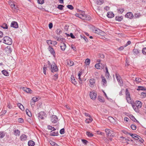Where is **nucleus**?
<instances>
[{
  "label": "nucleus",
  "instance_id": "f257e3e1",
  "mask_svg": "<svg viewBox=\"0 0 146 146\" xmlns=\"http://www.w3.org/2000/svg\"><path fill=\"white\" fill-rule=\"evenodd\" d=\"M105 131L107 136V137L110 141H112V137L114 136L113 133L112 131L108 129H106Z\"/></svg>",
  "mask_w": 146,
  "mask_h": 146
},
{
  "label": "nucleus",
  "instance_id": "f03ea898",
  "mask_svg": "<svg viewBox=\"0 0 146 146\" xmlns=\"http://www.w3.org/2000/svg\"><path fill=\"white\" fill-rule=\"evenodd\" d=\"M48 67L50 70H51V72H56L58 70L56 65L54 62H52L50 66H48Z\"/></svg>",
  "mask_w": 146,
  "mask_h": 146
},
{
  "label": "nucleus",
  "instance_id": "7ed1b4c3",
  "mask_svg": "<svg viewBox=\"0 0 146 146\" xmlns=\"http://www.w3.org/2000/svg\"><path fill=\"white\" fill-rule=\"evenodd\" d=\"M125 94L126 99L127 102L131 104V98L130 93L127 88L126 89Z\"/></svg>",
  "mask_w": 146,
  "mask_h": 146
},
{
  "label": "nucleus",
  "instance_id": "20e7f679",
  "mask_svg": "<svg viewBox=\"0 0 146 146\" xmlns=\"http://www.w3.org/2000/svg\"><path fill=\"white\" fill-rule=\"evenodd\" d=\"M3 42L5 44L10 45L12 44V39L9 37L5 36L3 38Z\"/></svg>",
  "mask_w": 146,
  "mask_h": 146
},
{
  "label": "nucleus",
  "instance_id": "39448f33",
  "mask_svg": "<svg viewBox=\"0 0 146 146\" xmlns=\"http://www.w3.org/2000/svg\"><path fill=\"white\" fill-rule=\"evenodd\" d=\"M80 12L81 14H79L76 13L75 14V15L83 20L86 19V16L84 13V11H80Z\"/></svg>",
  "mask_w": 146,
  "mask_h": 146
},
{
  "label": "nucleus",
  "instance_id": "423d86ee",
  "mask_svg": "<svg viewBox=\"0 0 146 146\" xmlns=\"http://www.w3.org/2000/svg\"><path fill=\"white\" fill-rule=\"evenodd\" d=\"M115 76L117 80L119 83V85L121 86H122L123 85V81L121 79V77L117 74H116Z\"/></svg>",
  "mask_w": 146,
  "mask_h": 146
},
{
  "label": "nucleus",
  "instance_id": "0eeeda50",
  "mask_svg": "<svg viewBox=\"0 0 146 146\" xmlns=\"http://www.w3.org/2000/svg\"><path fill=\"white\" fill-rule=\"evenodd\" d=\"M106 65L99 63L96 64L95 65V67L97 69H103L105 67Z\"/></svg>",
  "mask_w": 146,
  "mask_h": 146
},
{
  "label": "nucleus",
  "instance_id": "6e6552de",
  "mask_svg": "<svg viewBox=\"0 0 146 146\" xmlns=\"http://www.w3.org/2000/svg\"><path fill=\"white\" fill-rule=\"evenodd\" d=\"M50 121L52 123H56L58 121V118L56 115H52L50 117Z\"/></svg>",
  "mask_w": 146,
  "mask_h": 146
},
{
  "label": "nucleus",
  "instance_id": "1a4fd4ad",
  "mask_svg": "<svg viewBox=\"0 0 146 146\" xmlns=\"http://www.w3.org/2000/svg\"><path fill=\"white\" fill-rule=\"evenodd\" d=\"M39 119H44L46 117V115L44 112L41 111L38 113Z\"/></svg>",
  "mask_w": 146,
  "mask_h": 146
},
{
  "label": "nucleus",
  "instance_id": "9d476101",
  "mask_svg": "<svg viewBox=\"0 0 146 146\" xmlns=\"http://www.w3.org/2000/svg\"><path fill=\"white\" fill-rule=\"evenodd\" d=\"M97 94L94 92H91L90 94V98L93 100H95Z\"/></svg>",
  "mask_w": 146,
  "mask_h": 146
},
{
  "label": "nucleus",
  "instance_id": "9b49d317",
  "mask_svg": "<svg viewBox=\"0 0 146 146\" xmlns=\"http://www.w3.org/2000/svg\"><path fill=\"white\" fill-rule=\"evenodd\" d=\"M94 31V33H95L100 35H102L104 33V32L103 31H102L98 29H95Z\"/></svg>",
  "mask_w": 146,
  "mask_h": 146
},
{
  "label": "nucleus",
  "instance_id": "f8f14e48",
  "mask_svg": "<svg viewBox=\"0 0 146 146\" xmlns=\"http://www.w3.org/2000/svg\"><path fill=\"white\" fill-rule=\"evenodd\" d=\"M89 86L90 87H92L94 86V85L95 84V80L93 78L89 80Z\"/></svg>",
  "mask_w": 146,
  "mask_h": 146
},
{
  "label": "nucleus",
  "instance_id": "ddd939ff",
  "mask_svg": "<svg viewBox=\"0 0 146 146\" xmlns=\"http://www.w3.org/2000/svg\"><path fill=\"white\" fill-rule=\"evenodd\" d=\"M134 105L137 108H140L142 106V103L140 101H137Z\"/></svg>",
  "mask_w": 146,
  "mask_h": 146
},
{
  "label": "nucleus",
  "instance_id": "4468645a",
  "mask_svg": "<svg viewBox=\"0 0 146 146\" xmlns=\"http://www.w3.org/2000/svg\"><path fill=\"white\" fill-rule=\"evenodd\" d=\"M11 26L15 28H17L18 27V25L17 22L13 21L11 22Z\"/></svg>",
  "mask_w": 146,
  "mask_h": 146
},
{
  "label": "nucleus",
  "instance_id": "2eb2a0df",
  "mask_svg": "<svg viewBox=\"0 0 146 146\" xmlns=\"http://www.w3.org/2000/svg\"><path fill=\"white\" fill-rule=\"evenodd\" d=\"M48 49L50 52L51 54L52 55H54L55 54V52L53 48L50 45H49V46H48Z\"/></svg>",
  "mask_w": 146,
  "mask_h": 146
},
{
  "label": "nucleus",
  "instance_id": "dca6fc26",
  "mask_svg": "<svg viewBox=\"0 0 146 146\" xmlns=\"http://www.w3.org/2000/svg\"><path fill=\"white\" fill-rule=\"evenodd\" d=\"M125 17L129 19H131L133 17V15L131 12H128L125 15Z\"/></svg>",
  "mask_w": 146,
  "mask_h": 146
},
{
  "label": "nucleus",
  "instance_id": "f3484780",
  "mask_svg": "<svg viewBox=\"0 0 146 146\" xmlns=\"http://www.w3.org/2000/svg\"><path fill=\"white\" fill-rule=\"evenodd\" d=\"M5 50L6 54L11 53L12 51V50L10 46H7L5 48Z\"/></svg>",
  "mask_w": 146,
  "mask_h": 146
},
{
  "label": "nucleus",
  "instance_id": "a211bd4d",
  "mask_svg": "<svg viewBox=\"0 0 146 146\" xmlns=\"http://www.w3.org/2000/svg\"><path fill=\"white\" fill-rule=\"evenodd\" d=\"M71 80L72 83L74 85L76 84L77 83L75 79L74 76L72 75L71 77Z\"/></svg>",
  "mask_w": 146,
  "mask_h": 146
},
{
  "label": "nucleus",
  "instance_id": "6ab92c4d",
  "mask_svg": "<svg viewBox=\"0 0 146 146\" xmlns=\"http://www.w3.org/2000/svg\"><path fill=\"white\" fill-rule=\"evenodd\" d=\"M128 134L131 136L133 138L135 139L138 140L139 136L136 134H133L131 133H129Z\"/></svg>",
  "mask_w": 146,
  "mask_h": 146
},
{
  "label": "nucleus",
  "instance_id": "aec40b11",
  "mask_svg": "<svg viewBox=\"0 0 146 146\" xmlns=\"http://www.w3.org/2000/svg\"><path fill=\"white\" fill-rule=\"evenodd\" d=\"M9 4L10 5L12 8H15V9H16L17 10H18V8L16 7H15V5L14 4L13 2L11 1H9Z\"/></svg>",
  "mask_w": 146,
  "mask_h": 146
},
{
  "label": "nucleus",
  "instance_id": "412c9836",
  "mask_svg": "<svg viewBox=\"0 0 146 146\" xmlns=\"http://www.w3.org/2000/svg\"><path fill=\"white\" fill-rule=\"evenodd\" d=\"M20 138L21 141H24L27 140V136L24 134H22Z\"/></svg>",
  "mask_w": 146,
  "mask_h": 146
},
{
  "label": "nucleus",
  "instance_id": "4be33fe9",
  "mask_svg": "<svg viewBox=\"0 0 146 146\" xmlns=\"http://www.w3.org/2000/svg\"><path fill=\"white\" fill-rule=\"evenodd\" d=\"M60 48L62 50L64 51L66 48V44L64 43H61L60 44Z\"/></svg>",
  "mask_w": 146,
  "mask_h": 146
},
{
  "label": "nucleus",
  "instance_id": "5701e85b",
  "mask_svg": "<svg viewBox=\"0 0 146 146\" xmlns=\"http://www.w3.org/2000/svg\"><path fill=\"white\" fill-rule=\"evenodd\" d=\"M107 16L109 18H112L114 16V14L111 12H108L107 13Z\"/></svg>",
  "mask_w": 146,
  "mask_h": 146
},
{
  "label": "nucleus",
  "instance_id": "b1692460",
  "mask_svg": "<svg viewBox=\"0 0 146 146\" xmlns=\"http://www.w3.org/2000/svg\"><path fill=\"white\" fill-rule=\"evenodd\" d=\"M137 90L138 91L139 90H146V88L145 87L142 86H138V88L137 89Z\"/></svg>",
  "mask_w": 146,
  "mask_h": 146
},
{
  "label": "nucleus",
  "instance_id": "393cba45",
  "mask_svg": "<svg viewBox=\"0 0 146 146\" xmlns=\"http://www.w3.org/2000/svg\"><path fill=\"white\" fill-rule=\"evenodd\" d=\"M141 80H142L141 78L139 77H137L136 78H135V80L134 81L136 83L138 84L141 82Z\"/></svg>",
  "mask_w": 146,
  "mask_h": 146
},
{
  "label": "nucleus",
  "instance_id": "a878e982",
  "mask_svg": "<svg viewBox=\"0 0 146 146\" xmlns=\"http://www.w3.org/2000/svg\"><path fill=\"white\" fill-rule=\"evenodd\" d=\"M28 145L29 146H33L35 145V143L33 141L30 140L28 142Z\"/></svg>",
  "mask_w": 146,
  "mask_h": 146
},
{
  "label": "nucleus",
  "instance_id": "bb28decb",
  "mask_svg": "<svg viewBox=\"0 0 146 146\" xmlns=\"http://www.w3.org/2000/svg\"><path fill=\"white\" fill-rule=\"evenodd\" d=\"M23 89L24 91H25L27 92L31 93V92H31V90L29 88L26 87H23Z\"/></svg>",
  "mask_w": 146,
  "mask_h": 146
},
{
  "label": "nucleus",
  "instance_id": "cd10ccee",
  "mask_svg": "<svg viewBox=\"0 0 146 146\" xmlns=\"http://www.w3.org/2000/svg\"><path fill=\"white\" fill-rule=\"evenodd\" d=\"M20 131L18 129L14 130V134L16 136H19L20 134Z\"/></svg>",
  "mask_w": 146,
  "mask_h": 146
},
{
  "label": "nucleus",
  "instance_id": "c85d7f7f",
  "mask_svg": "<svg viewBox=\"0 0 146 146\" xmlns=\"http://www.w3.org/2000/svg\"><path fill=\"white\" fill-rule=\"evenodd\" d=\"M92 120L93 119L92 118V117H90L89 118L86 119L85 120V122L86 123H88L91 122L92 121Z\"/></svg>",
  "mask_w": 146,
  "mask_h": 146
},
{
  "label": "nucleus",
  "instance_id": "c756f323",
  "mask_svg": "<svg viewBox=\"0 0 146 146\" xmlns=\"http://www.w3.org/2000/svg\"><path fill=\"white\" fill-rule=\"evenodd\" d=\"M52 131L50 133L51 136H56L57 135L58 133L57 131Z\"/></svg>",
  "mask_w": 146,
  "mask_h": 146
},
{
  "label": "nucleus",
  "instance_id": "7c9ffc66",
  "mask_svg": "<svg viewBox=\"0 0 146 146\" xmlns=\"http://www.w3.org/2000/svg\"><path fill=\"white\" fill-rule=\"evenodd\" d=\"M106 70V77H108V78H109L110 76V74L109 72H108V70L107 67L106 66L105 67Z\"/></svg>",
  "mask_w": 146,
  "mask_h": 146
},
{
  "label": "nucleus",
  "instance_id": "2f4dec72",
  "mask_svg": "<svg viewBox=\"0 0 146 146\" xmlns=\"http://www.w3.org/2000/svg\"><path fill=\"white\" fill-rule=\"evenodd\" d=\"M2 72L4 75L6 76H8L9 75V74L6 70H2Z\"/></svg>",
  "mask_w": 146,
  "mask_h": 146
},
{
  "label": "nucleus",
  "instance_id": "473e14b6",
  "mask_svg": "<svg viewBox=\"0 0 146 146\" xmlns=\"http://www.w3.org/2000/svg\"><path fill=\"white\" fill-rule=\"evenodd\" d=\"M132 107H133L134 110L136 112H138V111H139L138 108H137V107L134 104H132Z\"/></svg>",
  "mask_w": 146,
  "mask_h": 146
},
{
  "label": "nucleus",
  "instance_id": "72a5a7b5",
  "mask_svg": "<svg viewBox=\"0 0 146 146\" xmlns=\"http://www.w3.org/2000/svg\"><path fill=\"white\" fill-rule=\"evenodd\" d=\"M67 64L69 66H72L74 65V63L71 60H68V61Z\"/></svg>",
  "mask_w": 146,
  "mask_h": 146
},
{
  "label": "nucleus",
  "instance_id": "f704fd0d",
  "mask_svg": "<svg viewBox=\"0 0 146 146\" xmlns=\"http://www.w3.org/2000/svg\"><path fill=\"white\" fill-rule=\"evenodd\" d=\"M18 107L22 110H24V108L23 106L20 103H18L17 104Z\"/></svg>",
  "mask_w": 146,
  "mask_h": 146
},
{
  "label": "nucleus",
  "instance_id": "c9c22d12",
  "mask_svg": "<svg viewBox=\"0 0 146 146\" xmlns=\"http://www.w3.org/2000/svg\"><path fill=\"white\" fill-rule=\"evenodd\" d=\"M5 133L3 131L0 132V138H3L5 135Z\"/></svg>",
  "mask_w": 146,
  "mask_h": 146
},
{
  "label": "nucleus",
  "instance_id": "e433bc0d",
  "mask_svg": "<svg viewBox=\"0 0 146 146\" xmlns=\"http://www.w3.org/2000/svg\"><path fill=\"white\" fill-rule=\"evenodd\" d=\"M104 2V0H97V3L98 5H100Z\"/></svg>",
  "mask_w": 146,
  "mask_h": 146
},
{
  "label": "nucleus",
  "instance_id": "4c0bfd02",
  "mask_svg": "<svg viewBox=\"0 0 146 146\" xmlns=\"http://www.w3.org/2000/svg\"><path fill=\"white\" fill-rule=\"evenodd\" d=\"M1 27L4 29H8V27L6 23H3L2 25L1 26Z\"/></svg>",
  "mask_w": 146,
  "mask_h": 146
},
{
  "label": "nucleus",
  "instance_id": "58836bf2",
  "mask_svg": "<svg viewBox=\"0 0 146 146\" xmlns=\"http://www.w3.org/2000/svg\"><path fill=\"white\" fill-rule=\"evenodd\" d=\"M86 134L89 137H93L94 135L92 133L89 131H87L86 132Z\"/></svg>",
  "mask_w": 146,
  "mask_h": 146
},
{
  "label": "nucleus",
  "instance_id": "ea45409f",
  "mask_svg": "<svg viewBox=\"0 0 146 146\" xmlns=\"http://www.w3.org/2000/svg\"><path fill=\"white\" fill-rule=\"evenodd\" d=\"M123 19V17L122 16L121 17H115V20L116 21H121V20Z\"/></svg>",
  "mask_w": 146,
  "mask_h": 146
},
{
  "label": "nucleus",
  "instance_id": "a19ab883",
  "mask_svg": "<svg viewBox=\"0 0 146 146\" xmlns=\"http://www.w3.org/2000/svg\"><path fill=\"white\" fill-rule=\"evenodd\" d=\"M98 100L100 101L103 102H104L105 101L104 98L101 96L98 97Z\"/></svg>",
  "mask_w": 146,
  "mask_h": 146
},
{
  "label": "nucleus",
  "instance_id": "79ce46f5",
  "mask_svg": "<svg viewBox=\"0 0 146 146\" xmlns=\"http://www.w3.org/2000/svg\"><path fill=\"white\" fill-rule=\"evenodd\" d=\"M27 114L30 117L32 116L31 114L30 111L28 109H27L26 110Z\"/></svg>",
  "mask_w": 146,
  "mask_h": 146
},
{
  "label": "nucleus",
  "instance_id": "37998d69",
  "mask_svg": "<svg viewBox=\"0 0 146 146\" xmlns=\"http://www.w3.org/2000/svg\"><path fill=\"white\" fill-rule=\"evenodd\" d=\"M50 144L53 146H59L56 143L52 141H50Z\"/></svg>",
  "mask_w": 146,
  "mask_h": 146
},
{
  "label": "nucleus",
  "instance_id": "c03bdc74",
  "mask_svg": "<svg viewBox=\"0 0 146 146\" xmlns=\"http://www.w3.org/2000/svg\"><path fill=\"white\" fill-rule=\"evenodd\" d=\"M62 31L60 29H58L56 30V34L58 35H60Z\"/></svg>",
  "mask_w": 146,
  "mask_h": 146
},
{
  "label": "nucleus",
  "instance_id": "a18cd8bd",
  "mask_svg": "<svg viewBox=\"0 0 146 146\" xmlns=\"http://www.w3.org/2000/svg\"><path fill=\"white\" fill-rule=\"evenodd\" d=\"M118 12L121 14L124 11V10L122 8H119L118 9Z\"/></svg>",
  "mask_w": 146,
  "mask_h": 146
},
{
  "label": "nucleus",
  "instance_id": "49530a36",
  "mask_svg": "<svg viewBox=\"0 0 146 146\" xmlns=\"http://www.w3.org/2000/svg\"><path fill=\"white\" fill-rule=\"evenodd\" d=\"M48 129L52 130V131H55L56 130V129L55 128L50 125L48 126Z\"/></svg>",
  "mask_w": 146,
  "mask_h": 146
},
{
  "label": "nucleus",
  "instance_id": "de8ad7c7",
  "mask_svg": "<svg viewBox=\"0 0 146 146\" xmlns=\"http://www.w3.org/2000/svg\"><path fill=\"white\" fill-rule=\"evenodd\" d=\"M131 119L132 120H133V121L134 122H138V121L132 115L131 117Z\"/></svg>",
  "mask_w": 146,
  "mask_h": 146
},
{
  "label": "nucleus",
  "instance_id": "09e8293b",
  "mask_svg": "<svg viewBox=\"0 0 146 146\" xmlns=\"http://www.w3.org/2000/svg\"><path fill=\"white\" fill-rule=\"evenodd\" d=\"M90 60L89 59L87 58L85 60V63L86 65H89L90 64Z\"/></svg>",
  "mask_w": 146,
  "mask_h": 146
},
{
  "label": "nucleus",
  "instance_id": "8fccbe9b",
  "mask_svg": "<svg viewBox=\"0 0 146 146\" xmlns=\"http://www.w3.org/2000/svg\"><path fill=\"white\" fill-rule=\"evenodd\" d=\"M133 52L135 54H138L139 53V52L138 50L136 49H134L133 50Z\"/></svg>",
  "mask_w": 146,
  "mask_h": 146
},
{
  "label": "nucleus",
  "instance_id": "3c124183",
  "mask_svg": "<svg viewBox=\"0 0 146 146\" xmlns=\"http://www.w3.org/2000/svg\"><path fill=\"white\" fill-rule=\"evenodd\" d=\"M64 6L62 5H58L57 8L60 10H62L63 9Z\"/></svg>",
  "mask_w": 146,
  "mask_h": 146
},
{
  "label": "nucleus",
  "instance_id": "603ef678",
  "mask_svg": "<svg viewBox=\"0 0 146 146\" xmlns=\"http://www.w3.org/2000/svg\"><path fill=\"white\" fill-rule=\"evenodd\" d=\"M102 82L104 83L103 84H106L107 83V81L105 78L104 77H102Z\"/></svg>",
  "mask_w": 146,
  "mask_h": 146
},
{
  "label": "nucleus",
  "instance_id": "864d4df0",
  "mask_svg": "<svg viewBox=\"0 0 146 146\" xmlns=\"http://www.w3.org/2000/svg\"><path fill=\"white\" fill-rule=\"evenodd\" d=\"M131 127L132 129L135 130L136 129V126L135 125L133 124L131 125Z\"/></svg>",
  "mask_w": 146,
  "mask_h": 146
},
{
  "label": "nucleus",
  "instance_id": "5fc2aeb1",
  "mask_svg": "<svg viewBox=\"0 0 146 146\" xmlns=\"http://www.w3.org/2000/svg\"><path fill=\"white\" fill-rule=\"evenodd\" d=\"M47 67H45V66L44 65V67L43 68V73L45 75H46V70H47Z\"/></svg>",
  "mask_w": 146,
  "mask_h": 146
},
{
  "label": "nucleus",
  "instance_id": "6e6d98bb",
  "mask_svg": "<svg viewBox=\"0 0 146 146\" xmlns=\"http://www.w3.org/2000/svg\"><path fill=\"white\" fill-rule=\"evenodd\" d=\"M141 96L142 98H145L146 97V94L144 92H142L141 93Z\"/></svg>",
  "mask_w": 146,
  "mask_h": 146
},
{
  "label": "nucleus",
  "instance_id": "4d7b16f0",
  "mask_svg": "<svg viewBox=\"0 0 146 146\" xmlns=\"http://www.w3.org/2000/svg\"><path fill=\"white\" fill-rule=\"evenodd\" d=\"M46 42L48 44V45L49 46L50 44H52V41L51 40H47L46 41Z\"/></svg>",
  "mask_w": 146,
  "mask_h": 146
},
{
  "label": "nucleus",
  "instance_id": "13d9d810",
  "mask_svg": "<svg viewBox=\"0 0 146 146\" xmlns=\"http://www.w3.org/2000/svg\"><path fill=\"white\" fill-rule=\"evenodd\" d=\"M58 74H55L53 77V79L55 80H56L58 78Z\"/></svg>",
  "mask_w": 146,
  "mask_h": 146
},
{
  "label": "nucleus",
  "instance_id": "bf43d9fd",
  "mask_svg": "<svg viewBox=\"0 0 146 146\" xmlns=\"http://www.w3.org/2000/svg\"><path fill=\"white\" fill-rule=\"evenodd\" d=\"M67 7L71 10H72L74 9V7L71 5H67Z\"/></svg>",
  "mask_w": 146,
  "mask_h": 146
},
{
  "label": "nucleus",
  "instance_id": "052dcab7",
  "mask_svg": "<svg viewBox=\"0 0 146 146\" xmlns=\"http://www.w3.org/2000/svg\"><path fill=\"white\" fill-rule=\"evenodd\" d=\"M60 133L61 134H63L64 133V128H62L60 129Z\"/></svg>",
  "mask_w": 146,
  "mask_h": 146
},
{
  "label": "nucleus",
  "instance_id": "680f3d73",
  "mask_svg": "<svg viewBox=\"0 0 146 146\" xmlns=\"http://www.w3.org/2000/svg\"><path fill=\"white\" fill-rule=\"evenodd\" d=\"M38 3L39 4H42L44 3V0H38Z\"/></svg>",
  "mask_w": 146,
  "mask_h": 146
},
{
  "label": "nucleus",
  "instance_id": "e2e57ef3",
  "mask_svg": "<svg viewBox=\"0 0 146 146\" xmlns=\"http://www.w3.org/2000/svg\"><path fill=\"white\" fill-rule=\"evenodd\" d=\"M142 52L144 54H146V48H143Z\"/></svg>",
  "mask_w": 146,
  "mask_h": 146
},
{
  "label": "nucleus",
  "instance_id": "0e129e2a",
  "mask_svg": "<svg viewBox=\"0 0 146 146\" xmlns=\"http://www.w3.org/2000/svg\"><path fill=\"white\" fill-rule=\"evenodd\" d=\"M137 140H139L140 142L142 143H143V139L139 136L138 137Z\"/></svg>",
  "mask_w": 146,
  "mask_h": 146
},
{
  "label": "nucleus",
  "instance_id": "69168bd1",
  "mask_svg": "<svg viewBox=\"0 0 146 146\" xmlns=\"http://www.w3.org/2000/svg\"><path fill=\"white\" fill-rule=\"evenodd\" d=\"M129 61H128V58H126V63H125V66H129Z\"/></svg>",
  "mask_w": 146,
  "mask_h": 146
},
{
  "label": "nucleus",
  "instance_id": "338daca9",
  "mask_svg": "<svg viewBox=\"0 0 146 146\" xmlns=\"http://www.w3.org/2000/svg\"><path fill=\"white\" fill-rule=\"evenodd\" d=\"M38 98L36 97H34L32 99V100L35 102H36L37 101Z\"/></svg>",
  "mask_w": 146,
  "mask_h": 146
},
{
  "label": "nucleus",
  "instance_id": "774afa93",
  "mask_svg": "<svg viewBox=\"0 0 146 146\" xmlns=\"http://www.w3.org/2000/svg\"><path fill=\"white\" fill-rule=\"evenodd\" d=\"M131 44V42L130 41H127V43L124 45L125 47H126L128 45L130 44Z\"/></svg>",
  "mask_w": 146,
  "mask_h": 146
}]
</instances>
